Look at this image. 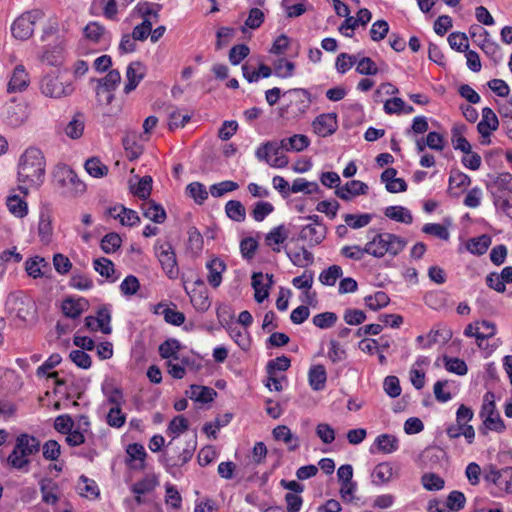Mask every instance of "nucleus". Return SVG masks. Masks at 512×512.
I'll return each instance as SVG.
<instances>
[{"label": "nucleus", "mask_w": 512, "mask_h": 512, "mask_svg": "<svg viewBox=\"0 0 512 512\" xmlns=\"http://www.w3.org/2000/svg\"><path fill=\"white\" fill-rule=\"evenodd\" d=\"M46 171V161L42 151L36 147L27 148L19 158L17 179L21 193L28 194V186L40 188L44 183Z\"/></svg>", "instance_id": "nucleus-1"}, {"label": "nucleus", "mask_w": 512, "mask_h": 512, "mask_svg": "<svg viewBox=\"0 0 512 512\" xmlns=\"http://www.w3.org/2000/svg\"><path fill=\"white\" fill-rule=\"evenodd\" d=\"M40 441L32 435L23 433L16 438L15 446L7 457V464L16 470H24L30 464L29 456L40 451Z\"/></svg>", "instance_id": "nucleus-2"}, {"label": "nucleus", "mask_w": 512, "mask_h": 512, "mask_svg": "<svg viewBox=\"0 0 512 512\" xmlns=\"http://www.w3.org/2000/svg\"><path fill=\"white\" fill-rule=\"evenodd\" d=\"M53 180L61 194L66 197H77L86 190V184L66 164H58L55 167Z\"/></svg>", "instance_id": "nucleus-3"}, {"label": "nucleus", "mask_w": 512, "mask_h": 512, "mask_svg": "<svg viewBox=\"0 0 512 512\" xmlns=\"http://www.w3.org/2000/svg\"><path fill=\"white\" fill-rule=\"evenodd\" d=\"M283 97L288 101L282 108V115L286 118H297L310 106V94L306 89H290L283 93Z\"/></svg>", "instance_id": "nucleus-4"}, {"label": "nucleus", "mask_w": 512, "mask_h": 512, "mask_svg": "<svg viewBox=\"0 0 512 512\" xmlns=\"http://www.w3.org/2000/svg\"><path fill=\"white\" fill-rule=\"evenodd\" d=\"M480 417L484 418L483 427L479 428L481 434L486 436L488 434V430L496 432L504 431L505 424L496 410L494 394L492 392H487L484 396Z\"/></svg>", "instance_id": "nucleus-5"}, {"label": "nucleus", "mask_w": 512, "mask_h": 512, "mask_svg": "<svg viewBox=\"0 0 512 512\" xmlns=\"http://www.w3.org/2000/svg\"><path fill=\"white\" fill-rule=\"evenodd\" d=\"M44 17L40 9H32L21 14L14 20L11 26L12 35L19 40H27L34 33V26L37 21Z\"/></svg>", "instance_id": "nucleus-6"}, {"label": "nucleus", "mask_w": 512, "mask_h": 512, "mask_svg": "<svg viewBox=\"0 0 512 512\" xmlns=\"http://www.w3.org/2000/svg\"><path fill=\"white\" fill-rule=\"evenodd\" d=\"M6 304L9 311L23 321H27L36 313L35 302L21 291L10 293Z\"/></svg>", "instance_id": "nucleus-7"}, {"label": "nucleus", "mask_w": 512, "mask_h": 512, "mask_svg": "<svg viewBox=\"0 0 512 512\" xmlns=\"http://www.w3.org/2000/svg\"><path fill=\"white\" fill-rule=\"evenodd\" d=\"M73 91L72 82L64 79L61 75H47L41 81V92L47 97L61 98L71 95Z\"/></svg>", "instance_id": "nucleus-8"}, {"label": "nucleus", "mask_w": 512, "mask_h": 512, "mask_svg": "<svg viewBox=\"0 0 512 512\" xmlns=\"http://www.w3.org/2000/svg\"><path fill=\"white\" fill-rule=\"evenodd\" d=\"M155 254L161 267L169 279H176L179 276L175 251L170 243L156 244Z\"/></svg>", "instance_id": "nucleus-9"}, {"label": "nucleus", "mask_w": 512, "mask_h": 512, "mask_svg": "<svg viewBox=\"0 0 512 512\" xmlns=\"http://www.w3.org/2000/svg\"><path fill=\"white\" fill-rule=\"evenodd\" d=\"M121 81V74L118 70H110L107 75L98 80L96 89L97 98L100 102L110 104L114 99L113 91Z\"/></svg>", "instance_id": "nucleus-10"}, {"label": "nucleus", "mask_w": 512, "mask_h": 512, "mask_svg": "<svg viewBox=\"0 0 512 512\" xmlns=\"http://www.w3.org/2000/svg\"><path fill=\"white\" fill-rule=\"evenodd\" d=\"M512 181V175L510 173H502L496 177V179L488 185L493 198L494 204L498 205L501 198L512 194L509 185Z\"/></svg>", "instance_id": "nucleus-11"}, {"label": "nucleus", "mask_w": 512, "mask_h": 512, "mask_svg": "<svg viewBox=\"0 0 512 512\" xmlns=\"http://www.w3.org/2000/svg\"><path fill=\"white\" fill-rule=\"evenodd\" d=\"M368 185L359 180H351L344 186L335 189V195L344 201H350L353 197L368 193Z\"/></svg>", "instance_id": "nucleus-12"}, {"label": "nucleus", "mask_w": 512, "mask_h": 512, "mask_svg": "<svg viewBox=\"0 0 512 512\" xmlns=\"http://www.w3.org/2000/svg\"><path fill=\"white\" fill-rule=\"evenodd\" d=\"M326 234V226L315 227L312 224H308L302 227L297 239L300 241H307L309 247H314L324 241Z\"/></svg>", "instance_id": "nucleus-13"}, {"label": "nucleus", "mask_w": 512, "mask_h": 512, "mask_svg": "<svg viewBox=\"0 0 512 512\" xmlns=\"http://www.w3.org/2000/svg\"><path fill=\"white\" fill-rule=\"evenodd\" d=\"M146 69L141 62H131L126 70L127 83L124 86V93L129 94L136 89L138 84L143 80Z\"/></svg>", "instance_id": "nucleus-14"}, {"label": "nucleus", "mask_w": 512, "mask_h": 512, "mask_svg": "<svg viewBox=\"0 0 512 512\" xmlns=\"http://www.w3.org/2000/svg\"><path fill=\"white\" fill-rule=\"evenodd\" d=\"M126 464L132 469L143 470L145 468V458L147 456L144 447L139 443L129 444L126 448Z\"/></svg>", "instance_id": "nucleus-15"}, {"label": "nucleus", "mask_w": 512, "mask_h": 512, "mask_svg": "<svg viewBox=\"0 0 512 512\" xmlns=\"http://www.w3.org/2000/svg\"><path fill=\"white\" fill-rule=\"evenodd\" d=\"M396 174L395 168H387L381 174V181L386 184V189L390 193L405 192L407 184L404 179L396 178Z\"/></svg>", "instance_id": "nucleus-16"}, {"label": "nucleus", "mask_w": 512, "mask_h": 512, "mask_svg": "<svg viewBox=\"0 0 512 512\" xmlns=\"http://www.w3.org/2000/svg\"><path fill=\"white\" fill-rule=\"evenodd\" d=\"M122 142L130 161L136 160L143 153V145L137 139V130H129Z\"/></svg>", "instance_id": "nucleus-17"}, {"label": "nucleus", "mask_w": 512, "mask_h": 512, "mask_svg": "<svg viewBox=\"0 0 512 512\" xmlns=\"http://www.w3.org/2000/svg\"><path fill=\"white\" fill-rule=\"evenodd\" d=\"M88 305V301L84 298L76 300L73 298H66L62 302V312L66 317L75 319L88 308Z\"/></svg>", "instance_id": "nucleus-18"}, {"label": "nucleus", "mask_w": 512, "mask_h": 512, "mask_svg": "<svg viewBox=\"0 0 512 512\" xmlns=\"http://www.w3.org/2000/svg\"><path fill=\"white\" fill-rule=\"evenodd\" d=\"M206 268L209 271L207 277L208 283L214 288L220 286L222 273L226 269V264L221 259L214 258L206 264Z\"/></svg>", "instance_id": "nucleus-19"}, {"label": "nucleus", "mask_w": 512, "mask_h": 512, "mask_svg": "<svg viewBox=\"0 0 512 512\" xmlns=\"http://www.w3.org/2000/svg\"><path fill=\"white\" fill-rule=\"evenodd\" d=\"M29 83L28 73L26 72L23 65H17L14 70L12 77L8 83V91L16 92L24 90Z\"/></svg>", "instance_id": "nucleus-20"}, {"label": "nucleus", "mask_w": 512, "mask_h": 512, "mask_svg": "<svg viewBox=\"0 0 512 512\" xmlns=\"http://www.w3.org/2000/svg\"><path fill=\"white\" fill-rule=\"evenodd\" d=\"M194 450L195 446H192L190 448H184L182 452L178 453L177 455L164 454L162 457V462L168 469L183 466L191 460Z\"/></svg>", "instance_id": "nucleus-21"}, {"label": "nucleus", "mask_w": 512, "mask_h": 512, "mask_svg": "<svg viewBox=\"0 0 512 512\" xmlns=\"http://www.w3.org/2000/svg\"><path fill=\"white\" fill-rule=\"evenodd\" d=\"M309 385L314 391H321L325 388L327 373L323 365H314L308 373Z\"/></svg>", "instance_id": "nucleus-22"}, {"label": "nucleus", "mask_w": 512, "mask_h": 512, "mask_svg": "<svg viewBox=\"0 0 512 512\" xmlns=\"http://www.w3.org/2000/svg\"><path fill=\"white\" fill-rule=\"evenodd\" d=\"M289 232L285 225L281 224L274 227L265 237V243L268 246L276 245L272 247L274 252H280L279 245L284 243L288 239Z\"/></svg>", "instance_id": "nucleus-23"}, {"label": "nucleus", "mask_w": 512, "mask_h": 512, "mask_svg": "<svg viewBox=\"0 0 512 512\" xmlns=\"http://www.w3.org/2000/svg\"><path fill=\"white\" fill-rule=\"evenodd\" d=\"M187 394L196 402L209 403L213 401L217 392L210 387L193 384L190 386V391Z\"/></svg>", "instance_id": "nucleus-24"}, {"label": "nucleus", "mask_w": 512, "mask_h": 512, "mask_svg": "<svg viewBox=\"0 0 512 512\" xmlns=\"http://www.w3.org/2000/svg\"><path fill=\"white\" fill-rule=\"evenodd\" d=\"M385 233L376 234L363 248L367 254L372 255L376 258L383 257L387 251L385 250L386 243L382 242V239L386 242V238L384 237Z\"/></svg>", "instance_id": "nucleus-25"}, {"label": "nucleus", "mask_w": 512, "mask_h": 512, "mask_svg": "<svg viewBox=\"0 0 512 512\" xmlns=\"http://www.w3.org/2000/svg\"><path fill=\"white\" fill-rule=\"evenodd\" d=\"M116 210H117L116 207L110 208L108 210L109 215L114 218H118L122 225L134 226L140 222V217L138 216L136 211H134L132 209L125 208L124 206H121L120 212L118 214H114V212H116Z\"/></svg>", "instance_id": "nucleus-26"}, {"label": "nucleus", "mask_w": 512, "mask_h": 512, "mask_svg": "<svg viewBox=\"0 0 512 512\" xmlns=\"http://www.w3.org/2000/svg\"><path fill=\"white\" fill-rule=\"evenodd\" d=\"M159 485L158 477L155 474L146 475L143 479L134 483L131 487L133 493L144 495L152 492Z\"/></svg>", "instance_id": "nucleus-27"}, {"label": "nucleus", "mask_w": 512, "mask_h": 512, "mask_svg": "<svg viewBox=\"0 0 512 512\" xmlns=\"http://www.w3.org/2000/svg\"><path fill=\"white\" fill-rule=\"evenodd\" d=\"M85 38L95 44L103 41L106 35V29L96 21L89 22L83 29Z\"/></svg>", "instance_id": "nucleus-28"}, {"label": "nucleus", "mask_w": 512, "mask_h": 512, "mask_svg": "<svg viewBox=\"0 0 512 512\" xmlns=\"http://www.w3.org/2000/svg\"><path fill=\"white\" fill-rule=\"evenodd\" d=\"M144 217L150 219L151 221L161 224L166 220V212L165 209L158 203L153 200H150L146 206L143 208Z\"/></svg>", "instance_id": "nucleus-29"}, {"label": "nucleus", "mask_w": 512, "mask_h": 512, "mask_svg": "<svg viewBox=\"0 0 512 512\" xmlns=\"http://www.w3.org/2000/svg\"><path fill=\"white\" fill-rule=\"evenodd\" d=\"M281 144L286 151L300 152L308 147L309 139L305 135L295 134L289 138L282 139Z\"/></svg>", "instance_id": "nucleus-30"}, {"label": "nucleus", "mask_w": 512, "mask_h": 512, "mask_svg": "<svg viewBox=\"0 0 512 512\" xmlns=\"http://www.w3.org/2000/svg\"><path fill=\"white\" fill-rule=\"evenodd\" d=\"M39 484L43 501L47 504H55L58 500V496L56 494L58 485L49 478L42 479Z\"/></svg>", "instance_id": "nucleus-31"}, {"label": "nucleus", "mask_w": 512, "mask_h": 512, "mask_svg": "<svg viewBox=\"0 0 512 512\" xmlns=\"http://www.w3.org/2000/svg\"><path fill=\"white\" fill-rule=\"evenodd\" d=\"M385 216L400 223L410 224L413 216L408 209L402 206H389L385 209Z\"/></svg>", "instance_id": "nucleus-32"}, {"label": "nucleus", "mask_w": 512, "mask_h": 512, "mask_svg": "<svg viewBox=\"0 0 512 512\" xmlns=\"http://www.w3.org/2000/svg\"><path fill=\"white\" fill-rule=\"evenodd\" d=\"M189 122H191L193 124L197 123V121L192 120L191 115H189L188 113H186L180 109L173 108L168 114L169 128L184 127Z\"/></svg>", "instance_id": "nucleus-33"}, {"label": "nucleus", "mask_w": 512, "mask_h": 512, "mask_svg": "<svg viewBox=\"0 0 512 512\" xmlns=\"http://www.w3.org/2000/svg\"><path fill=\"white\" fill-rule=\"evenodd\" d=\"M180 342L177 339H167L159 346V354L164 359L179 360Z\"/></svg>", "instance_id": "nucleus-34"}, {"label": "nucleus", "mask_w": 512, "mask_h": 512, "mask_svg": "<svg viewBox=\"0 0 512 512\" xmlns=\"http://www.w3.org/2000/svg\"><path fill=\"white\" fill-rule=\"evenodd\" d=\"M264 275L261 272H255L252 275V287L255 291L254 298L258 303H262L269 296V287L263 283Z\"/></svg>", "instance_id": "nucleus-35"}, {"label": "nucleus", "mask_w": 512, "mask_h": 512, "mask_svg": "<svg viewBox=\"0 0 512 512\" xmlns=\"http://www.w3.org/2000/svg\"><path fill=\"white\" fill-rule=\"evenodd\" d=\"M48 267V263L44 258L35 256L33 258H29L25 263V270L27 274L36 279L43 277L45 273L42 271V268Z\"/></svg>", "instance_id": "nucleus-36"}, {"label": "nucleus", "mask_w": 512, "mask_h": 512, "mask_svg": "<svg viewBox=\"0 0 512 512\" xmlns=\"http://www.w3.org/2000/svg\"><path fill=\"white\" fill-rule=\"evenodd\" d=\"M273 436L276 440H281L286 444L294 443L289 446L290 451H294L299 447V440L294 437L291 430L286 425H279L273 429Z\"/></svg>", "instance_id": "nucleus-37"}, {"label": "nucleus", "mask_w": 512, "mask_h": 512, "mask_svg": "<svg viewBox=\"0 0 512 512\" xmlns=\"http://www.w3.org/2000/svg\"><path fill=\"white\" fill-rule=\"evenodd\" d=\"M393 475V469L389 463L378 464L372 472V482L375 485H381L391 480Z\"/></svg>", "instance_id": "nucleus-38"}, {"label": "nucleus", "mask_w": 512, "mask_h": 512, "mask_svg": "<svg viewBox=\"0 0 512 512\" xmlns=\"http://www.w3.org/2000/svg\"><path fill=\"white\" fill-rule=\"evenodd\" d=\"M384 237L387 239L384 251L393 256L399 254L407 244L405 239L392 233H385ZM382 242L385 243L383 239Z\"/></svg>", "instance_id": "nucleus-39"}, {"label": "nucleus", "mask_w": 512, "mask_h": 512, "mask_svg": "<svg viewBox=\"0 0 512 512\" xmlns=\"http://www.w3.org/2000/svg\"><path fill=\"white\" fill-rule=\"evenodd\" d=\"M226 215L233 221L243 222L246 218V209L238 200H230L225 205Z\"/></svg>", "instance_id": "nucleus-40"}, {"label": "nucleus", "mask_w": 512, "mask_h": 512, "mask_svg": "<svg viewBox=\"0 0 512 512\" xmlns=\"http://www.w3.org/2000/svg\"><path fill=\"white\" fill-rule=\"evenodd\" d=\"M85 170L94 178H102L108 174V167L99 158L91 157L84 164Z\"/></svg>", "instance_id": "nucleus-41"}, {"label": "nucleus", "mask_w": 512, "mask_h": 512, "mask_svg": "<svg viewBox=\"0 0 512 512\" xmlns=\"http://www.w3.org/2000/svg\"><path fill=\"white\" fill-rule=\"evenodd\" d=\"M38 234L43 242H49L52 235V221L48 211H41L39 215Z\"/></svg>", "instance_id": "nucleus-42"}, {"label": "nucleus", "mask_w": 512, "mask_h": 512, "mask_svg": "<svg viewBox=\"0 0 512 512\" xmlns=\"http://www.w3.org/2000/svg\"><path fill=\"white\" fill-rule=\"evenodd\" d=\"M295 70V64L285 58H280L274 61L273 71L274 74L279 78H289L293 76Z\"/></svg>", "instance_id": "nucleus-43"}, {"label": "nucleus", "mask_w": 512, "mask_h": 512, "mask_svg": "<svg viewBox=\"0 0 512 512\" xmlns=\"http://www.w3.org/2000/svg\"><path fill=\"white\" fill-rule=\"evenodd\" d=\"M284 149L282 147L281 141L280 142H267L263 146L259 147L256 151V155L259 159L268 160L272 158L273 156H277L280 154Z\"/></svg>", "instance_id": "nucleus-44"}, {"label": "nucleus", "mask_w": 512, "mask_h": 512, "mask_svg": "<svg viewBox=\"0 0 512 512\" xmlns=\"http://www.w3.org/2000/svg\"><path fill=\"white\" fill-rule=\"evenodd\" d=\"M152 182L151 176H143L136 186H130L131 192L140 199H147L152 191Z\"/></svg>", "instance_id": "nucleus-45"}, {"label": "nucleus", "mask_w": 512, "mask_h": 512, "mask_svg": "<svg viewBox=\"0 0 512 512\" xmlns=\"http://www.w3.org/2000/svg\"><path fill=\"white\" fill-rule=\"evenodd\" d=\"M375 444L377 448L383 453H392L398 449V439L389 434H381L376 440Z\"/></svg>", "instance_id": "nucleus-46"}, {"label": "nucleus", "mask_w": 512, "mask_h": 512, "mask_svg": "<svg viewBox=\"0 0 512 512\" xmlns=\"http://www.w3.org/2000/svg\"><path fill=\"white\" fill-rule=\"evenodd\" d=\"M121 243L122 240L119 234L110 232L102 238L100 247L104 253L111 254L121 247Z\"/></svg>", "instance_id": "nucleus-47"}, {"label": "nucleus", "mask_w": 512, "mask_h": 512, "mask_svg": "<svg viewBox=\"0 0 512 512\" xmlns=\"http://www.w3.org/2000/svg\"><path fill=\"white\" fill-rule=\"evenodd\" d=\"M343 274L342 268L338 265H332L323 270L319 275V281L326 286H334L337 279Z\"/></svg>", "instance_id": "nucleus-48"}, {"label": "nucleus", "mask_w": 512, "mask_h": 512, "mask_svg": "<svg viewBox=\"0 0 512 512\" xmlns=\"http://www.w3.org/2000/svg\"><path fill=\"white\" fill-rule=\"evenodd\" d=\"M366 306L373 310L377 311L389 304V297L383 291H378L374 295H369L364 298Z\"/></svg>", "instance_id": "nucleus-49"}, {"label": "nucleus", "mask_w": 512, "mask_h": 512, "mask_svg": "<svg viewBox=\"0 0 512 512\" xmlns=\"http://www.w3.org/2000/svg\"><path fill=\"white\" fill-rule=\"evenodd\" d=\"M491 244V238L488 235H482L478 238H472L468 242V250L475 255H483L486 253L489 245Z\"/></svg>", "instance_id": "nucleus-50"}, {"label": "nucleus", "mask_w": 512, "mask_h": 512, "mask_svg": "<svg viewBox=\"0 0 512 512\" xmlns=\"http://www.w3.org/2000/svg\"><path fill=\"white\" fill-rule=\"evenodd\" d=\"M162 9V5L159 3L144 2L138 5V10L144 19H150L152 22L159 20V12Z\"/></svg>", "instance_id": "nucleus-51"}, {"label": "nucleus", "mask_w": 512, "mask_h": 512, "mask_svg": "<svg viewBox=\"0 0 512 512\" xmlns=\"http://www.w3.org/2000/svg\"><path fill=\"white\" fill-rule=\"evenodd\" d=\"M188 195L201 205L208 198L206 187L200 182H192L186 187Z\"/></svg>", "instance_id": "nucleus-52"}, {"label": "nucleus", "mask_w": 512, "mask_h": 512, "mask_svg": "<svg viewBox=\"0 0 512 512\" xmlns=\"http://www.w3.org/2000/svg\"><path fill=\"white\" fill-rule=\"evenodd\" d=\"M7 206L9 211L17 217H24L27 212V203L22 200L18 195H12L7 198Z\"/></svg>", "instance_id": "nucleus-53"}, {"label": "nucleus", "mask_w": 512, "mask_h": 512, "mask_svg": "<svg viewBox=\"0 0 512 512\" xmlns=\"http://www.w3.org/2000/svg\"><path fill=\"white\" fill-rule=\"evenodd\" d=\"M450 47L458 52H466L469 49L468 37L462 32H453L448 36Z\"/></svg>", "instance_id": "nucleus-54"}, {"label": "nucleus", "mask_w": 512, "mask_h": 512, "mask_svg": "<svg viewBox=\"0 0 512 512\" xmlns=\"http://www.w3.org/2000/svg\"><path fill=\"white\" fill-rule=\"evenodd\" d=\"M238 188H239V185L237 182H234L231 180H225L220 183L211 185L209 192L213 197L219 198V197H222L225 193L235 191Z\"/></svg>", "instance_id": "nucleus-55"}, {"label": "nucleus", "mask_w": 512, "mask_h": 512, "mask_svg": "<svg viewBox=\"0 0 512 512\" xmlns=\"http://www.w3.org/2000/svg\"><path fill=\"white\" fill-rule=\"evenodd\" d=\"M508 467L498 470L495 466L491 465L485 473V480L493 482L500 488H503L505 478H507Z\"/></svg>", "instance_id": "nucleus-56"}, {"label": "nucleus", "mask_w": 512, "mask_h": 512, "mask_svg": "<svg viewBox=\"0 0 512 512\" xmlns=\"http://www.w3.org/2000/svg\"><path fill=\"white\" fill-rule=\"evenodd\" d=\"M465 503V495L460 491L454 490L447 496L445 507L450 511H459L464 508Z\"/></svg>", "instance_id": "nucleus-57"}, {"label": "nucleus", "mask_w": 512, "mask_h": 512, "mask_svg": "<svg viewBox=\"0 0 512 512\" xmlns=\"http://www.w3.org/2000/svg\"><path fill=\"white\" fill-rule=\"evenodd\" d=\"M476 44L487 56L492 58L494 61L501 59V53L498 44L492 41L490 38H485L482 41H476Z\"/></svg>", "instance_id": "nucleus-58"}, {"label": "nucleus", "mask_w": 512, "mask_h": 512, "mask_svg": "<svg viewBox=\"0 0 512 512\" xmlns=\"http://www.w3.org/2000/svg\"><path fill=\"white\" fill-rule=\"evenodd\" d=\"M337 315L333 312H323L315 315L312 322L320 329L331 328L337 322Z\"/></svg>", "instance_id": "nucleus-59"}, {"label": "nucleus", "mask_w": 512, "mask_h": 512, "mask_svg": "<svg viewBox=\"0 0 512 512\" xmlns=\"http://www.w3.org/2000/svg\"><path fill=\"white\" fill-rule=\"evenodd\" d=\"M423 487L428 491L440 490L444 487V480L435 473H426L421 477Z\"/></svg>", "instance_id": "nucleus-60"}, {"label": "nucleus", "mask_w": 512, "mask_h": 512, "mask_svg": "<svg viewBox=\"0 0 512 512\" xmlns=\"http://www.w3.org/2000/svg\"><path fill=\"white\" fill-rule=\"evenodd\" d=\"M372 219L370 214H346L344 216L345 223L352 229H359L367 226Z\"/></svg>", "instance_id": "nucleus-61"}, {"label": "nucleus", "mask_w": 512, "mask_h": 512, "mask_svg": "<svg viewBox=\"0 0 512 512\" xmlns=\"http://www.w3.org/2000/svg\"><path fill=\"white\" fill-rule=\"evenodd\" d=\"M95 318L97 320V327L101 332L104 334H110L112 329L110 326L111 314L109 309L105 306L101 307L97 312V317Z\"/></svg>", "instance_id": "nucleus-62"}, {"label": "nucleus", "mask_w": 512, "mask_h": 512, "mask_svg": "<svg viewBox=\"0 0 512 512\" xmlns=\"http://www.w3.org/2000/svg\"><path fill=\"white\" fill-rule=\"evenodd\" d=\"M42 452L46 460L56 461L61 454V446L56 440L50 439L42 446Z\"/></svg>", "instance_id": "nucleus-63"}, {"label": "nucleus", "mask_w": 512, "mask_h": 512, "mask_svg": "<svg viewBox=\"0 0 512 512\" xmlns=\"http://www.w3.org/2000/svg\"><path fill=\"white\" fill-rule=\"evenodd\" d=\"M70 360L81 369H89L92 360L89 354L82 350H72L69 354Z\"/></svg>", "instance_id": "nucleus-64"}]
</instances>
